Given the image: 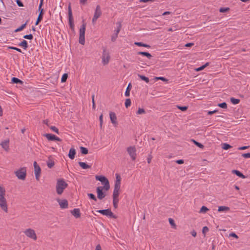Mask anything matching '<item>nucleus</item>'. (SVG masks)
<instances>
[{
  "label": "nucleus",
  "instance_id": "obj_1",
  "mask_svg": "<svg viewBox=\"0 0 250 250\" xmlns=\"http://www.w3.org/2000/svg\"><path fill=\"white\" fill-rule=\"evenodd\" d=\"M121 178L119 174H116V180L113 192V205L115 208H118L119 195L120 193Z\"/></svg>",
  "mask_w": 250,
  "mask_h": 250
},
{
  "label": "nucleus",
  "instance_id": "obj_2",
  "mask_svg": "<svg viewBox=\"0 0 250 250\" xmlns=\"http://www.w3.org/2000/svg\"><path fill=\"white\" fill-rule=\"evenodd\" d=\"M5 190L0 186V207L5 212L8 211V208L6 199L5 198Z\"/></svg>",
  "mask_w": 250,
  "mask_h": 250
},
{
  "label": "nucleus",
  "instance_id": "obj_3",
  "mask_svg": "<svg viewBox=\"0 0 250 250\" xmlns=\"http://www.w3.org/2000/svg\"><path fill=\"white\" fill-rule=\"evenodd\" d=\"M68 186V184L63 179H59L57 180L56 184V192L58 194L61 195L64 189Z\"/></svg>",
  "mask_w": 250,
  "mask_h": 250
},
{
  "label": "nucleus",
  "instance_id": "obj_4",
  "mask_svg": "<svg viewBox=\"0 0 250 250\" xmlns=\"http://www.w3.org/2000/svg\"><path fill=\"white\" fill-rule=\"evenodd\" d=\"M95 178L97 180L100 181L103 184L104 186L102 187L103 188H104L105 191L109 190L110 188V185L108 179L104 176L102 175H96Z\"/></svg>",
  "mask_w": 250,
  "mask_h": 250
},
{
  "label": "nucleus",
  "instance_id": "obj_5",
  "mask_svg": "<svg viewBox=\"0 0 250 250\" xmlns=\"http://www.w3.org/2000/svg\"><path fill=\"white\" fill-rule=\"evenodd\" d=\"M103 53H102V63L103 64L105 65L108 63L110 56L109 54V52L107 50L106 47H103Z\"/></svg>",
  "mask_w": 250,
  "mask_h": 250
},
{
  "label": "nucleus",
  "instance_id": "obj_6",
  "mask_svg": "<svg viewBox=\"0 0 250 250\" xmlns=\"http://www.w3.org/2000/svg\"><path fill=\"white\" fill-rule=\"evenodd\" d=\"M16 176L19 179L24 180L26 176V168L22 167L15 171Z\"/></svg>",
  "mask_w": 250,
  "mask_h": 250
},
{
  "label": "nucleus",
  "instance_id": "obj_7",
  "mask_svg": "<svg viewBox=\"0 0 250 250\" xmlns=\"http://www.w3.org/2000/svg\"><path fill=\"white\" fill-rule=\"evenodd\" d=\"M23 232L24 234L28 238L32 239L34 241L37 240V236L35 232V231L33 229L31 228L26 229L23 231Z\"/></svg>",
  "mask_w": 250,
  "mask_h": 250
},
{
  "label": "nucleus",
  "instance_id": "obj_8",
  "mask_svg": "<svg viewBox=\"0 0 250 250\" xmlns=\"http://www.w3.org/2000/svg\"><path fill=\"white\" fill-rule=\"evenodd\" d=\"M126 151L130 157L131 160L132 161H135L136 159L137 154H136V149L135 146H130L127 147L126 148Z\"/></svg>",
  "mask_w": 250,
  "mask_h": 250
},
{
  "label": "nucleus",
  "instance_id": "obj_9",
  "mask_svg": "<svg viewBox=\"0 0 250 250\" xmlns=\"http://www.w3.org/2000/svg\"><path fill=\"white\" fill-rule=\"evenodd\" d=\"M98 212L102 214L103 215H105L106 216H108L111 218H117V216L114 215L113 213L111 211L110 209H100L97 211Z\"/></svg>",
  "mask_w": 250,
  "mask_h": 250
},
{
  "label": "nucleus",
  "instance_id": "obj_10",
  "mask_svg": "<svg viewBox=\"0 0 250 250\" xmlns=\"http://www.w3.org/2000/svg\"><path fill=\"white\" fill-rule=\"evenodd\" d=\"M68 20L69 24L70 29L74 31V24L72 15V12L70 4L68 6Z\"/></svg>",
  "mask_w": 250,
  "mask_h": 250
},
{
  "label": "nucleus",
  "instance_id": "obj_11",
  "mask_svg": "<svg viewBox=\"0 0 250 250\" xmlns=\"http://www.w3.org/2000/svg\"><path fill=\"white\" fill-rule=\"evenodd\" d=\"M102 15V11L101 10V7L99 5H97L96 6L94 16L92 19V22L94 23L95 22L97 19L101 16Z\"/></svg>",
  "mask_w": 250,
  "mask_h": 250
},
{
  "label": "nucleus",
  "instance_id": "obj_12",
  "mask_svg": "<svg viewBox=\"0 0 250 250\" xmlns=\"http://www.w3.org/2000/svg\"><path fill=\"white\" fill-rule=\"evenodd\" d=\"M33 165H34V167L36 179L37 181H39V178L40 176L41 172V169L40 166L37 164V163L36 161H35L34 162Z\"/></svg>",
  "mask_w": 250,
  "mask_h": 250
},
{
  "label": "nucleus",
  "instance_id": "obj_13",
  "mask_svg": "<svg viewBox=\"0 0 250 250\" xmlns=\"http://www.w3.org/2000/svg\"><path fill=\"white\" fill-rule=\"evenodd\" d=\"M104 189V188H103L102 187H98L96 188L97 197L100 200L103 199L106 196V194L103 191Z\"/></svg>",
  "mask_w": 250,
  "mask_h": 250
},
{
  "label": "nucleus",
  "instance_id": "obj_14",
  "mask_svg": "<svg viewBox=\"0 0 250 250\" xmlns=\"http://www.w3.org/2000/svg\"><path fill=\"white\" fill-rule=\"evenodd\" d=\"M44 136H45L49 141H62V139H61L60 138L52 134L46 133L44 134Z\"/></svg>",
  "mask_w": 250,
  "mask_h": 250
},
{
  "label": "nucleus",
  "instance_id": "obj_15",
  "mask_svg": "<svg viewBox=\"0 0 250 250\" xmlns=\"http://www.w3.org/2000/svg\"><path fill=\"white\" fill-rule=\"evenodd\" d=\"M58 202L61 208H66L68 207V202L66 199L58 200Z\"/></svg>",
  "mask_w": 250,
  "mask_h": 250
},
{
  "label": "nucleus",
  "instance_id": "obj_16",
  "mask_svg": "<svg viewBox=\"0 0 250 250\" xmlns=\"http://www.w3.org/2000/svg\"><path fill=\"white\" fill-rule=\"evenodd\" d=\"M111 123L115 125V126H116L118 124V123L117 122V117L114 112H110L109 113Z\"/></svg>",
  "mask_w": 250,
  "mask_h": 250
},
{
  "label": "nucleus",
  "instance_id": "obj_17",
  "mask_svg": "<svg viewBox=\"0 0 250 250\" xmlns=\"http://www.w3.org/2000/svg\"><path fill=\"white\" fill-rule=\"evenodd\" d=\"M79 42L80 44L84 45L85 43V32H80Z\"/></svg>",
  "mask_w": 250,
  "mask_h": 250
},
{
  "label": "nucleus",
  "instance_id": "obj_18",
  "mask_svg": "<svg viewBox=\"0 0 250 250\" xmlns=\"http://www.w3.org/2000/svg\"><path fill=\"white\" fill-rule=\"evenodd\" d=\"M71 213L76 218H79L81 216L80 210L79 208H74L71 211Z\"/></svg>",
  "mask_w": 250,
  "mask_h": 250
},
{
  "label": "nucleus",
  "instance_id": "obj_19",
  "mask_svg": "<svg viewBox=\"0 0 250 250\" xmlns=\"http://www.w3.org/2000/svg\"><path fill=\"white\" fill-rule=\"evenodd\" d=\"M9 141L8 140L2 142L0 144V145L6 151H8L9 149Z\"/></svg>",
  "mask_w": 250,
  "mask_h": 250
},
{
  "label": "nucleus",
  "instance_id": "obj_20",
  "mask_svg": "<svg viewBox=\"0 0 250 250\" xmlns=\"http://www.w3.org/2000/svg\"><path fill=\"white\" fill-rule=\"evenodd\" d=\"M76 154V151L74 148H71L69 150L68 156L69 158L73 160L75 158V155Z\"/></svg>",
  "mask_w": 250,
  "mask_h": 250
},
{
  "label": "nucleus",
  "instance_id": "obj_21",
  "mask_svg": "<svg viewBox=\"0 0 250 250\" xmlns=\"http://www.w3.org/2000/svg\"><path fill=\"white\" fill-rule=\"evenodd\" d=\"M137 54L146 56L149 59H150L152 57L149 53L146 52L139 51L137 53Z\"/></svg>",
  "mask_w": 250,
  "mask_h": 250
},
{
  "label": "nucleus",
  "instance_id": "obj_22",
  "mask_svg": "<svg viewBox=\"0 0 250 250\" xmlns=\"http://www.w3.org/2000/svg\"><path fill=\"white\" fill-rule=\"evenodd\" d=\"M232 173L236 174L237 176L241 177L242 178H246V176H245L242 172L237 170H233L232 171Z\"/></svg>",
  "mask_w": 250,
  "mask_h": 250
},
{
  "label": "nucleus",
  "instance_id": "obj_23",
  "mask_svg": "<svg viewBox=\"0 0 250 250\" xmlns=\"http://www.w3.org/2000/svg\"><path fill=\"white\" fill-rule=\"evenodd\" d=\"M78 164L83 169H85L91 168V166L86 164L84 162H79Z\"/></svg>",
  "mask_w": 250,
  "mask_h": 250
},
{
  "label": "nucleus",
  "instance_id": "obj_24",
  "mask_svg": "<svg viewBox=\"0 0 250 250\" xmlns=\"http://www.w3.org/2000/svg\"><path fill=\"white\" fill-rule=\"evenodd\" d=\"M131 87H132L131 84V83H129L128 84V86H127V87L126 89V90L125 91V95L126 97H128L130 95V91L131 89Z\"/></svg>",
  "mask_w": 250,
  "mask_h": 250
},
{
  "label": "nucleus",
  "instance_id": "obj_25",
  "mask_svg": "<svg viewBox=\"0 0 250 250\" xmlns=\"http://www.w3.org/2000/svg\"><path fill=\"white\" fill-rule=\"evenodd\" d=\"M19 45L22 47L24 49H26L28 47L27 42L25 40H23L19 44Z\"/></svg>",
  "mask_w": 250,
  "mask_h": 250
},
{
  "label": "nucleus",
  "instance_id": "obj_26",
  "mask_svg": "<svg viewBox=\"0 0 250 250\" xmlns=\"http://www.w3.org/2000/svg\"><path fill=\"white\" fill-rule=\"evenodd\" d=\"M134 44L138 46H143L146 48H150V46L148 44L144 43L142 42H135Z\"/></svg>",
  "mask_w": 250,
  "mask_h": 250
},
{
  "label": "nucleus",
  "instance_id": "obj_27",
  "mask_svg": "<svg viewBox=\"0 0 250 250\" xmlns=\"http://www.w3.org/2000/svg\"><path fill=\"white\" fill-rule=\"evenodd\" d=\"M230 209L229 208L226 206H220L218 207V211H228Z\"/></svg>",
  "mask_w": 250,
  "mask_h": 250
},
{
  "label": "nucleus",
  "instance_id": "obj_28",
  "mask_svg": "<svg viewBox=\"0 0 250 250\" xmlns=\"http://www.w3.org/2000/svg\"><path fill=\"white\" fill-rule=\"evenodd\" d=\"M47 166L49 168H51L54 166V162L49 158L48 160L47 161Z\"/></svg>",
  "mask_w": 250,
  "mask_h": 250
},
{
  "label": "nucleus",
  "instance_id": "obj_29",
  "mask_svg": "<svg viewBox=\"0 0 250 250\" xmlns=\"http://www.w3.org/2000/svg\"><path fill=\"white\" fill-rule=\"evenodd\" d=\"M12 83H21L22 84L23 83L22 81L20 80L19 79L13 77L11 80Z\"/></svg>",
  "mask_w": 250,
  "mask_h": 250
},
{
  "label": "nucleus",
  "instance_id": "obj_30",
  "mask_svg": "<svg viewBox=\"0 0 250 250\" xmlns=\"http://www.w3.org/2000/svg\"><path fill=\"white\" fill-rule=\"evenodd\" d=\"M209 62H206L204 65L195 69V70L196 71H201L202 70H203L205 67H206L207 66H208V65H209Z\"/></svg>",
  "mask_w": 250,
  "mask_h": 250
},
{
  "label": "nucleus",
  "instance_id": "obj_31",
  "mask_svg": "<svg viewBox=\"0 0 250 250\" xmlns=\"http://www.w3.org/2000/svg\"><path fill=\"white\" fill-rule=\"evenodd\" d=\"M231 147H232V146L228 144H227V143L222 144V148L224 150H227Z\"/></svg>",
  "mask_w": 250,
  "mask_h": 250
},
{
  "label": "nucleus",
  "instance_id": "obj_32",
  "mask_svg": "<svg viewBox=\"0 0 250 250\" xmlns=\"http://www.w3.org/2000/svg\"><path fill=\"white\" fill-rule=\"evenodd\" d=\"M80 150L82 154H87L88 152L87 148L83 146L80 147Z\"/></svg>",
  "mask_w": 250,
  "mask_h": 250
},
{
  "label": "nucleus",
  "instance_id": "obj_33",
  "mask_svg": "<svg viewBox=\"0 0 250 250\" xmlns=\"http://www.w3.org/2000/svg\"><path fill=\"white\" fill-rule=\"evenodd\" d=\"M191 141L193 142V143L196 146H197L198 147H199V148H203L204 146L203 145H202V144H201L200 143H199L198 142H197L196 141L192 139L191 140Z\"/></svg>",
  "mask_w": 250,
  "mask_h": 250
},
{
  "label": "nucleus",
  "instance_id": "obj_34",
  "mask_svg": "<svg viewBox=\"0 0 250 250\" xmlns=\"http://www.w3.org/2000/svg\"><path fill=\"white\" fill-rule=\"evenodd\" d=\"M43 14V12H40V13L38 15V17L37 18L36 22V24H38V23L42 20Z\"/></svg>",
  "mask_w": 250,
  "mask_h": 250
},
{
  "label": "nucleus",
  "instance_id": "obj_35",
  "mask_svg": "<svg viewBox=\"0 0 250 250\" xmlns=\"http://www.w3.org/2000/svg\"><path fill=\"white\" fill-rule=\"evenodd\" d=\"M27 22L26 21L25 23L22 24L21 26H20V27H19L18 28H16V29L14 30V31H21L23 29V28L26 26V23H27Z\"/></svg>",
  "mask_w": 250,
  "mask_h": 250
},
{
  "label": "nucleus",
  "instance_id": "obj_36",
  "mask_svg": "<svg viewBox=\"0 0 250 250\" xmlns=\"http://www.w3.org/2000/svg\"><path fill=\"white\" fill-rule=\"evenodd\" d=\"M168 221H169V224H170V225L171 226V227L173 228H174V229L176 228V226L174 221L173 219L169 218L168 219Z\"/></svg>",
  "mask_w": 250,
  "mask_h": 250
},
{
  "label": "nucleus",
  "instance_id": "obj_37",
  "mask_svg": "<svg viewBox=\"0 0 250 250\" xmlns=\"http://www.w3.org/2000/svg\"><path fill=\"white\" fill-rule=\"evenodd\" d=\"M139 77L142 80L145 81L146 83H149V80L148 78L144 75H138Z\"/></svg>",
  "mask_w": 250,
  "mask_h": 250
},
{
  "label": "nucleus",
  "instance_id": "obj_38",
  "mask_svg": "<svg viewBox=\"0 0 250 250\" xmlns=\"http://www.w3.org/2000/svg\"><path fill=\"white\" fill-rule=\"evenodd\" d=\"M230 100L231 102L234 104H239L240 101L239 99H235L233 97L230 98Z\"/></svg>",
  "mask_w": 250,
  "mask_h": 250
},
{
  "label": "nucleus",
  "instance_id": "obj_39",
  "mask_svg": "<svg viewBox=\"0 0 250 250\" xmlns=\"http://www.w3.org/2000/svg\"><path fill=\"white\" fill-rule=\"evenodd\" d=\"M67 78H68L67 74V73L63 74L61 78V82L62 83L65 82L67 80Z\"/></svg>",
  "mask_w": 250,
  "mask_h": 250
},
{
  "label": "nucleus",
  "instance_id": "obj_40",
  "mask_svg": "<svg viewBox=\"0 0 250 250\" xmlns=\"http://www.w3.org/2000/svg\"><path fill=\"white\" fill-rule=\"evenodd\" d=\"M131 105V100L130 99H126L125 101V106L128 108Z\"/></svg>",
  "mask_w": 250,
  "mask_h": 250
},
{
  "label": "nucleus",
  "instance_id": "obj_41",
  "mask_svg": "<svg viewBox=\"0 0 250 250\" xmlns=\"http://www.w3.org/2000/svg\"><path fill=\"white\" fill-rule=\"evenodd\" d=\"M229 10V7H221L219 9V12H221V13L227 12Z\"/></svg>",
  "mask_w": 250,
  "mask_h": 250
},
{
  "label": "nucleus",
  "instance_id": "obj_42",
  "mask_svg": "<svg viewBox=\"0 0 250 250\" xmlns=\"http://www.w3.org/2000/svg\"><path fill=\"white\" fill-rule=\"evenodd\" d=\"M218 106L222 108H227V104L225 102L218 104Z\"/></svg>",
  "mask_w": 250,
  "mask_h": 250
},
{
  "label": "nucleus",
  "instance_id": "obj_43",
  "mask_svg": "<svg viewBox=\"0 0 250 250\" xmlns=\"http://www.w3.org/2000/svg\"><path fill=\"white\" fill-rule=\"evenodd\" d=\"M119 32H116L114 34H113L111 37V41L112 42H115L116 40V39L118 37V33Z\"/></svg>",
  "mask_w": 250,
  "mask_h": 250
},
{
  "label": "nucleus",
  "instance_id": "obj_44",
  "mask_svg": "<svg viewBox=\"0 0 250 250\" xmlns=\"http://www.w3.org/2000/svg\"><path fill=\"white\" fill-rule=\"evenodd\" d=\"M87 195L89 197L90 199H92L95 201H97V198H96L95 196L93 194L88 193Z\"/></svg>",
  "mask_w": 250,
  "mask_h": 250
},
{
  "label": "nucleus",
  "instance_id": "obj_45",
  "mask_svg": "<svg viewBox=\"0 0 250 250\" xmlns=\"http://www.w3.org/2000/svg\"><path fill=\"white\" fill-rule=\"evenodd\" d=\"M50 128L55 133L59 134V129L55 126H50Z\"/></svg>",
  "mask_w": 250,
  "mask_h": 250
},
{
  "label": "nucleus",
  "instance_id": "obj_46",
  "mask_svg": "<svg viewBox=\"0 0 250 250\" xmlns=\"http://www.w3.org/2000/svg\"><path fill=\"white\" fill-rule=\"evenodd\" d=\"M208 210V208L206 207L202 206L200 209V212L205 213Z\"/></svg>",
  "mask_w": 250,
  "mask_h": 250
},
{
  "label": "nucleus",
  "instance_id": "obj_47",
  "mask_svg": "<svg viewBox=\"0 0 250 250\" xmlns=\"http://www.w3.org/2000/svg\"><path fill=\"white\" fill-rule=\"evenodd\" d=\"M177 108L182 111H186L188 109V106H181L178 105Z\"/></svg>",
  "mask_w": 250,
  "mask_h": 250
},
{
  "label": "nucleus",
  "instance_id": "obj_48",
  "mask_svg": "<svg viewBox=\"0 0 250 250\" xmlns=\"http://www.w3.org/2000/svg\"><path fill=\"white\" fill-rule=\"evenodd\" d=\"M23 37V38L28 39V40H32L33 38V36L31 34H30L29 35H24Z\"/></svg>",
  "mask_w": 250,
  "mask_h": 250
},
{
  "label": "nucleus",
  "instance_id": "obj_49",
  "mask_svg": "<svg viewBox=\"0 0 250 250\" xmlns=\"http://www.w3.org/2000/svg\"><path fill=\"white\" fill-rule=\"evenodd\" d=\"M83 23L81 26L79 31H85V24L84 23V21H83Z\"/></svg>",
  "mask_w": 250,
  "mask_h": 250
},
{
  "label": "nucleus",
  "instance_id": "obj_50",
  "mask_svg": "<svg viewBox=\"0 0 250 250\" xmlns=\"http://www.w3.org/2000/svg\"><path fill=\"white\" fill-rule=\"evenodd\" d=\"M103 114H101L100 117H99V120H100V128H102V125H103Z\"/></svg>",
  "mask_w": 250,
  "mask_h": 250
},
{
  "label": "nucleus",
  "instance_id": "obj_51",
  "mask_svg": "<svg viewBox=\"0 0 250 250\" xmlns=\"http://www.w3.org/2000/svg\"><path fill=\"white\" fill-rule=\"evenodd\" d=\"M145 113V110L143 108H139L137 112V114H142Z\"/></svg>",
  "mask_w": 250,
  "mask_h": 250
},
{
  "label": "nucleus",
  "instance_id": "obj_52",
  "mask_svg": "<svg viewBox=\"0 0 250 250\" xmlns=\"http://www.w3.org/2000/svg\"><path fill=\"white\" fill-rule=\"evenodd\" d=\"M43 0H40V4H39V10L40 11V12H43V9L42 8V4H43Z\"/></svg>",
  "mask_w": 250,
  "mask_h": 250
},
{
  "label": "nucleus",
  "instance_id": "obj_53",
  "mask_svg": "<svg viewBox=\"0 0 250 250\" xmlns=\"http://www.w3.org/2000/svg\"><path fill=\"white\" fill-rule=\"evenodd\" d=\"M43 0H40V4H39V10L40 11V12H43V9L42 8V4H43Z\"/></svg>",
  "mask_w": 250,
  "mask_h": 250
},
{
  "label": "nucleus",
  "instance_id": "obj_54",
  "mask_svg": "<svg viewBox=\"0 0 250 250\" xmlns=\"http://www.w3.org/2000/svg\"><path fill=\"white\" fill-rule=\"evenodd\" d=\"M8 48L9 49L15 50L18 51L19 52H21V53L22 52V51H21V49H20L19 48H17V47H16L10 46V47H9Z\"/></svg>",
  "mask_w": 250,
  "mask_h": 250
},
{
  "label": "nucleus",
  "instance_id": "obj_55",
  "mask_svg": "<svg viewBox=\"0 0 250 250\" xmlns=\"http://www.w3.org/2000/svg\"><path fill=\"white\" fill-rule=\"evenodd\" d=\"M92 108L93 109H95L96 108V105L94 102V95L92 96Z\"/></svg>",
  "mask_w": 250,
  "mask_h": 250
},
{
  "label": "nucleus",
  "instance_id": "obj_56",
  "mask_svg": "<svg viewBox=\"0 0 250 250\" xmlns=\"http://www.w3.org/2000/svg\"><path fill=\"white\" fill-rule=\"evenodd\" d=\"M208 231V228L207 226H205L203 227L202 229V232L203 234H205Z\"/></svg>",
  "mask_w": 250,
  "mask_h": 250
},
{
  "label": "nucleus",
  "instance_id": "obj_57",
  "mask_svg": "<svg viewBox=\"0 0 250 250\" xmlns=\"http://www.w3.org/2000/svg\"><path fill=\"white\" fill-rule=\"evenodd\" d=\"M17 5L20 7L23 6V4L21 0H16Z\"/></svg>",
  "mask_w": 250,
  "mask_h": 250
},
{
  "label": "nucleus",
  "instance_id": "obj_58",
  "mask_svg": "<svg viewBox=\"0 0 250 250\" xmlns=\"http://www.w3.org/2000/svg\"><path fill=\"white\" fill-rule=\"evenodd\" d=\"M242 156L245 158H250V153H243L242 154Z\"/></svg>",
  "mask_w": 250,
  "mask_h": 250
},
{
  "label": "nucleus",
  "instance_id": "obj_59",
  "mask_svg": "<svg viewBox=\"0 0 250 250\" xmlns=\"http://www.w3.org/2000/svg\"><path fill=\"white\" fill-rule=\"evenodd\" d=\"M229 235L235 238H238V236L234 232L230 233Z\"/></svg>",
  "mask_w": 250,
  "mask_h": 250
},
{
  "label": "nucleus",
  "instance_id": "obj_60",
  "mask_svg": "<svg viewBox=\"0 0 250 250\" xmlns=\"http://www.w3.org/2000/svg\"><path fill=\"white\" fill-rule=\"evenodd\" d=\"M249 147H250V146H243L239 147L238 149V150H245V149L248 148Z\"/></svg>",
  "mask_w": 250,
  "mask_h": 250
},
{
  "label": "nucleus",
  "instance_id": "obj_61",
  "mask_svg": "<svg viewBox=\"0 0 250 250\" xmlns=\"http://www.w3.org/2000/svg\"><path fill=\"white\" fill-rule=\"evenodd\" d=\"M218 111L217 110H214L213 111H208V115H212L214 113H216Z\"/></svg>",
  "mask_w": 250,
  "mask_h": 250
},
{
  "label": "nucleus",
  "instance_id": "obj_62",
  "mask_svg": "<svg viewBox=\"0 0 250 250\" xmlns=\"http://www.w3.org/2000/svg\"><path fill=\"white\" fill-rule=\"evenodd\" d=\"M194 45V43H192V42H189V43H186L185 45V47H191L192 46H193Z\"/></svg>",
  "mask_w": 250,
  "mask_h": 250
},
{
  "label": "nucleus",
  "instance_id": "obj_63",
  "mask_svg": "<svg viewBox=\"0 0 250 250\" xmlns=\"http://www.w3.org/2000/svg\"><path fill=\"white\" fill-rule=\"evenodd\" d=\"M152 158V156L151 155H149L147 159V163L148 164L150 163Z\"/></svg>",
  "mask_w": 250,
  "mask_h": 250
},
{
  "label": "nucleus",
  "instance_id": "obj_64",
  "mask_svg": "<svg viewBox=\"0 0 250 250\" xmlns=\"http://www.w3.org/2000/svg\"><path fill=\"white\" fill-rule=\"evenodd\" d=\"M184 160H182V159H180V160H178L177 161H176V163L178 164H182L184 163Z\"/></svg>",
  "mask_w": 250,
  "mask_h": 250
}]
</instances>
